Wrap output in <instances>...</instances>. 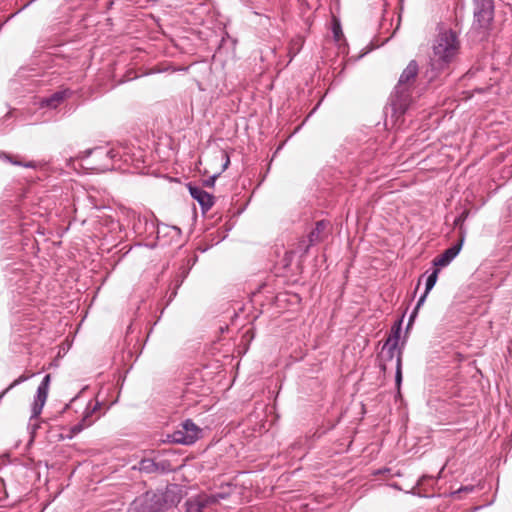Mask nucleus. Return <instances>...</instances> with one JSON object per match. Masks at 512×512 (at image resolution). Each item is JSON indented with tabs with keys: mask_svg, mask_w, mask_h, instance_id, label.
<instances>
[{
	"mask_svg": "<svg viewBox=\"0 0 512 512\" xmlns=\"http://www.w3.org/2000/svg\"><path fill=\"white\" fill-rule=\"evenodd\" d=\"M181 500V491L175 484L164 489L150 490L137 496L129 505L128 512H162L176 506Z\"/></svg>",
	"mask_w": 512,
	"mask_h": 512,
	"instance_id": "f257e3e1",
	"label": "nucleus"
},
{
	"mask_svg": "<svg viewBox=\"0 0 512 512\" xmlns=\"http://www.w3.org/2000/svg\"><path fill=\"white\" fill-rule=\"evenodd\" d=\"M459 50V41L452 30L440 32L433 45V53L430 57V72L427 71L429 81L434 80L438 73L444 70L453 60Z\"/></svg>",
	"mask_w": 512,
	"mask_h": 512,
	"instance_id": "f03ea898",
	"label": "nucleus"
},
{
	"mask_svg": "<svg viewBox=\"0 0 512 512\" xmlns=\"http://www.w3.org/2000/svg\"><path fill=\"white\" fill-rule=\"evenodd\" d=\"M90 155H94L95 158L98 160H103L102 163L95 164L94 166L91 167V169L99 172H105L114 169V164L118 161H123L127 163L130 160L127 146H121L111 149H105L102 147L87 149L83 152H80L77 158L86 159Z\"/></svg>",
	"mask_w": 512,
	"mask_h": 512,
	"instance_id": "7ed1b4c3",
	"label": "nucleus"
},
{
	"mask_svg": "<svg viewBox=\"0 0 512 512\" xmlns=\"http://www.w3.org/2000/svg\"><path fill=\"white\" fill-rule=\"evenodd\" d=\"M50 381L51 376L49 374L45 375L37 388V392L31 407V416L28 423V430L30 431L31 438L34 437L36 430L40 426L38 417L41 414L42 409L46 403Z\"/></svg>",
	"mask_w": 512,
	"mask_h": 512,
	"instance_id": "20e7f679",
	"label": "nucleus"
},
{
	"mask_svg": "<svg viewBox=\"0 0 512 512\" xmlns=\"http://www.w3.org/2000/svg\"><path fill=\"white\" fill-rule=\"evenodd\" d=\"M201 434V429L190 419L182 422L178 428L167 435V441L182 445H191L195 443Z\"/></svg>",
	"mask_w": 512,
	"mask_h": 512,
	"instance_id": "39448f33",
	"label": "nucleus"
},
{
	"mask_svg": "<svg viewBox=\"0 0 512 512\" xmlns=\"http://www.w3.org/2000/svg\"><path fill=\"white\" fill-rule=\"evenodd\" d=\"M412 89L413 88L411 87L399 88V85L395 86L394 91L390 96V106L393 115L400 117L407 111L412 102Z\"/></svg>",
	"mask_w": 512,
	"mask_h": 512,
	"instance_id": "423d86ee",
	"label": "nucleus"
},
{
	"mask_svg": "<svg viewBox=\"0 0 512 512\" xmlns=\"http://www.w3.org/2000/svg\"><path fill=\"white\" fill-rule=\"evenodd\" d=\"M139 470L145 473H169L174 470L169 460H155L150 458L142 459L139 462Z\"/></svg>",
	"mask_w": 512,
	"mask_h": 512,
	"instance_id": "0eeeda50",
	"label": "nucleus"
},
{
	"mask_svg": "<svg viewBox=\"0 0 512 512\" xmlns=\"http://www.w3.org/2000/svg\"><path fill=\"white\" fill-rule=\"evenodd\" d=\"M215 496L201 494L196 497L189 498L185 502L184 512H206L210 505L216 503Z\"/></svg>",
	"mask_w": 512,
	"mask_h": 512,
	"instance_id": "6e6552de",
	"label": "nucleus"
},
{
	"mask_svg": "<svg viewBox=\"0 0 512 512\" xmlns=\"http://www.w3.org/2000/svg\"><path fill=\"white\" fill-rule=\"evenodd\" d=\"M494 18V9L474 8L473 29L483 33L489 29Z\"/></svg>",
	"mask_w": 512,
	"mask_h": 512,
	"instance_id": "1a4fd4ad",
	"label": "nucleus"
},
{
	"mask_svg": "<svg viewBox=\"0 0 512 512\" xmlns=\"http://www.w3.org/2000/svg\"><path fill=\"white\" fill-rule=\"evenodd\" d=\"M464 242V238L461 237L456 243H454L451 247L444 250L442 254L434 258L433 264L438 267H446L448 266L459 254L462 249Z\"/></svg>",
	"mask_w": 512,
	"mask_h": 512,
	"instance_id": "9d476101",
	"label": "nucleus"
},
{
	"mask_svg": "<svg viewBox=\"0 0 512 512\" xmlns=\"http://www.w3.org/2000/svg\"><path fill=\"white\" fill-rule=\"evenodd\" d=\"M401 322L398 323L397 327L393 329L392 335H390L386 342L384 343L381 351V357L385 360H392L395 356V352L398 347L399 338H400V328Z\"/></svg>",
	"mask_w": 512,
	"mask_h": 512,
	"instance_id": "9b49d317",
	"label": "nucleus"
},
{
	"mask_svg": "<svg viewBox=\"0 0 512 512\" xmlns=\"http://www.w3.org/2000/svg\"><path fill=\"white\" fill-rule=\"evenodd\" d=\"M99 408H100L99 402H96L95 404H92L91 401L88 402V404L85 408V411L83 412L81 421L71 427V430H70L71 433L73 435H76V434L80 433L81 431H83L85 428L91 426L92 423L94 422V420L91 418L92 414Z\"/></svg>",
	"mask_w": 512,
	"mask_h": 512,
	"instance_id": "f8f14e48",
	"label": "nucleus"
},
{
	"mask_svg": "<svg viewBox=\"0 0 512 512\" xmlns=\"http://www.w3.org/2000/svg\"><path fill=\"white\" fill-rule=\"evenodd\" d=\"M188 188L191 197L199 203L203 212L210 210L214 204V197L201 187L189 185Z\"/></svg>",
	"mask_w": 512,
	"mask_h": 512,
	"instance_id": "ddd939ff",
	"label": "nucleus"
},
{
	"mask_svg": "<svg viewBox=\"0 0 512 512\" xmlns=\"http://www.w3.org/2000/svg\"><path fill=\"white\" fill-rule=\"evenodd\" d=\"M419 67L415 60H411L407 67L401 73L397 85L401 87H414L415 79L418 75Z\"/></svg>",
	"mask_w": 512,
	"mask_h": 512,
	"instance_id": "4468645a",
	"label": "nucleus"
},
{
	"mask_svg": "<svg viewBox=\"0 0 512 512\" xmlns=\"http://www.w3.org/2000/svg\"><path fill=\"white\" fill-rule=\"evenodd\" d=\"M438 270L435 269L426 279V284H425V291L424 293L420 296V298L418 299L417 301V304L414 308V310L412 311L411 315H410V318H409V322H408V327L411 325V323L414 321L415 317L417 316V313H418V310L419 308L424 304L425 300H426V297L428 295V293L433 289V287L435 286L436 282H437V277H438Z\"/></svg>",
	"mask_w": 512,
	"mask_h": 512,
	"instance_id": "2eb2a0df",
	"label": "nucleus"
},
{
	"mask_svg": "<svg viewBox=\"0 0 512 512\" xmlns=\"http://www.w3.org/2000/svg\"><path fill=\"white\" fill-rule=\"evenodd\" d=\"M68 95H70L69 90L57 91L51 96L43 98L40 105L41 107L55 109L68 97Z\"/></svg>",
	"mask_w": 512,
	"mask_h": 512,
	"instance_id": "dca6fc26",
	"label": "nucleus"
},
{
	"mask_svg": "<svg viewBox=\"0 0 512 512\" xmlns=\"http://www.w3.org/2000/svg\"><path fill=\"white\" fill-rule=\"evenodd\" d=\"M328 226L329 222L325 220H320L316 223L315 228L309 233V245L305 247L304 253H307L310 245H313L322 239V236Z\"/></svg>",
	"mask_w": 512,
	"mask_h": 512,
	"instance_id": "f3484780",
	"label": "nucleus"
},
{
	"mask_svg": "<svg viewBox=\"0 0 512 512\" xmlns=\"http://www.w3.org/2000/svg\"><path fill=\"white\" fill-rule=\"evenodd\" d=\"M0 159L7 161L13 165L22 166L25 168L36 169L38 167V163L35 161L23 162V161L17 160L14 156L7 154L5 152H0Z\"/></svg>",
	"mask_w": 512,
	"mask_h": 512,
	"instance_id": "a211bd4d",
	"label": "nucleus"
},
{
	"mask_svg": "<svg viewBox=\"0 0 512 512\" xmlns=\"http://www.w3.org/2000/svg\"><path fill=\"white\" fill-rule=\"evenodd\" d=\"M395 384H396L398 391H400V387L402 384V351H401V349H398V351H397Z\"/></svg>",
	"mask_w": 512,
	"mask_h": 512,
	"instance_id": "6ab92c4d",
	"label": "nucleus"
},
{
	"mask_svg": "<svg viewBox=\"0 0 512 512\" xmlns=\"http://www.w3.org/2000/svg\"><path fill=\"white\" fill-rule=\"evenodd\" d=\"M474 8H489L494 9L493 0H473Z\"/></svg>",
	"mask_w": 512,
	"mask_h": 512,
	"instance_id": "aec40b11",
	"label": "nucleus"
},
{
	"mask_svg": "<svg viewBox=\"0 0 512 512\" xmlns=\"http://www.w3.org/2000/svg\"><path fill=\"white\" fill-rule=\"evenodd\" d=\"M27 379H28V377H27V376H25V375H21V376H20L19 378H17V379H16V380H15V381H14V382H13V383H12V384L7 388V389H6V390H4V391L0 394V398H2V397L5 395V393H6L9 389H11V388L15 387L16 385H18V384H20V383H22V382L26 381Z\"/></svg>",
	"mask_w": 512,
	"mask_h": 512,
	"instance_id": "412c9836",
	"label": "nucleus"
},
{
	"mask_svg": "<svg viewBox=\"0 0 512 512\" xmlns=\"http://www.w3.org/2000/svg\"><path fill=\"white\" fill-rule=\"evenodd\" d=\"M8 273L10 274L9 276V281L11 282H15L17 283L18 282V279L16 277L13 276V274H23V269L22 268H18V267H15V268H11Z\"/></svg>",
	"mask_w": 512,
	"mask_h": 512,
	"instance_id": "4be33fe9",
	"label": "nucleus"
},
{
	"mask_svg": "<svg viewBox=\"0 0 512 512\" xmlns=\"http://www.w3.org/2000/svg\"><path fill=\"white\" fill-rule=\"evenodd\" d=\"M333 33H334V37L337 41H339L340 39V36L342 35V31H341V27H340V24L337 23L334 25L333 27Z\"/></svg>",
	"mask_w": 512,
	"mask_h": 512,
	"instance_id": "5701e85b",
	"label": "nucleus"
},
{
	"mask_svg": "<svg viewBox=\"0 0 512 512\" xmlns=\"http://www.w3.org/2000/svg\"><path fill=\"white\" fill-rule=\"evenodd\" d=\"M221 157H222V159H224V163H223V167H222V171H224L228 168V166L230 164V158L226 152H222Z\"/></svg>",
	"mask_w": 512,
	"mask_h": 512,
	"instance_id": "b1692460",
	"label": "nucleus"
},
{
	"mask_svg": "<svg viewBox=\"0 0 512 512\" xmlns=\"http://www.w3.org/2000/svg\"><path fill=\"white\" fill-rule=\"evenodd\" d=\"M219 176V174H214L212 177H210L208 180L205 181L206 186H213L215 183L216 178Z\"/></svg>",
	"mask_w": 512,
	"mask_h": 512,
	"instance_id": "393cba45",
	"label": "nucleus"
},
{
	"mask_svg": "<svg viewBox=\"0 0 512 512\" xmlns=\"http://www.w3.org/2000/svg\"><path fill=\"white\" fill-rule=\"evenodd\" d=\"M472 490H473V486H465V487H461L458 491H456V493H460L462 491L471 492Z\"/></svg>",
	"mask_w": 512,
	"mask_h": 512,
	"instance_id": "a878e982",
	"label": "nucleus"
},
{
	"mask_svg": "<svg viewBox=\"0 0 512 512\" xmlns=\"http://www.w3.org/2000/svg\"><path fill=\"white\" fill-rule=\"evenodd\" d=\"M380 368L382 371H385L386 370V364L385 363H380Z\"/></svg>",
	"mask_w": 512,
	"mask_h": 512,
	"instance_id": "bb28decb",
	"label": "nucleus"
},
{
	"mask_svg": "<svg viewBox=\"0 0 512 512\" xmlns=\"http://www.w3.org/2000/svg\"><path fill=\"white\" fill-rule=\"evenodd\" d=\"M173 229L179 234L180 233V229L178 227H173Z\"/></svg>",
	"mask_w": 512,
	"mask_h": 512,
	"instance_id": "cd10ccee",
	"label": "nucleus"
},
{
	"mask_svg": "<svg viewBox=\"0 0 512 512\" xmlns=\"http://www.w3.org/2000/svg\"><path fill=\"white\" fill-rule=\"evenodd\" d=\"M316 110H317V107H314V108L311 110V113H314Z\"/></svg>",
	"mask_w": 512,
	"mask_h": 512,
	"instance_id": "c85d7f7f",
	"label": "nucleus"
},
{
	"mask_svg": "<svg viewBox=\"0 0 512 512\" xmlns=\"http://www.w3.org/2000/svg\"><path fill=\"white\" fill-rule=\"evenodd\" d=\"M316 110H317V107H314V108L311 110V113H314Z\"/></svg>",
	"mask_w": 512,
	"mask_h": 512,
	"instance_id": "c756f323",
	"label": "nucleus"
},
{
	"mask_svg": "<svg viewBox=\"0 0 512 512\" xmlns=\"http://www.w3.org/2000/svg\"><path fill=\"white\" fill-rule=\"evenodd\" d=\"M316 110H317V107H314V108L311 110V113H314Z\"/></svg>",
	"mask_w": 512,
	"mask_h": 512,
	"instance_id": "7c9ffc66",
	"label": "nucleus"
},
{
	"mask_svg": "<svg viewBox=\"0 0 512 512\" xmlns=\"http://www.w3.org/2000/svg\"><path fill=\"white\" fill-rule=\"evenodd\" d=\"M316 110H317V107H314V108L311 110V113H314Z\"/></svg>",
	"mask_w": 512,
	"mask_h": 512,
	"instance_id": "2f4dec72",
	"label": "nucleus"
}]
</instances>
